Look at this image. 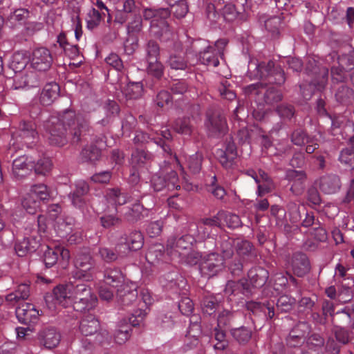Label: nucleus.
I'll return each mask as SVG.
<instances>
[{
    "mask_svg": "<svg viewBox=\"0 0 354 354\" xmlns=\"http://www.w3.org/2000/svg\"><path fill=\"white\" fill-rule=\"evenodd\" d=\"M48 143L62 147L68 142L79 143L90 131L88 122L73 109H65L59 117H51L44 124Z\"/></svg>",
    "mask_w": 354,
    "mask_h": 354,
    "instance_id": "f257e3e1",
    "label": "nucleus"
},
{
    "mask_svg": "<svg viewBox=\"0 0 354 354\" xmlns=\"http://www.w3.org/2000/svg\"><path fill=\"white\" fill-rule=\"evenodd\" d=\"M82 279H73L65 284L55 286L52 292L45 296L46 303L55 301L64 307L72 305L77 312L85 313L94 309L98 302L97 297L91 287Z\"/></svg>",
    "mask_w": 354,
    "mask_h": 354,
    "instance_id": "f03ea898",
    "label": "nucleus"
},
{
    "mask_svg": "<svg viewBox=\"0 0 354 354\" xmlns=\"http://www.w3.org/2000/svg\"><path fill=\"white\" fill-rule=\"evenodd\" d=\"M143 18L151 20L150 34L162 43L173 44L174 48H181V44L174 41V33L167 19L170 17L171 12L168 8H147L143 10Z\"/></svg>",
    "mask_w": 354,
    "mask_h": 354,
    "instance_id": "7ed1b4c3",
    "label": "nucleus"
},
{
    "mask_svg": "<svg viewBox=\"0 0 354 354\" xmlns=\"http://www.w3.org/2000/svg\"><path fill=\"white\" fill-rule=\"evenodd\" d=\"M205 126L209 137L219 138L227 131L226 118L221 110L209 107L205 114Z\"/></svg>",
    "mask_w": 354,
    "mask_h": 354,
    "instance_id": "20e7f679",
    "label": "nucleus"
},
{
    "mask_svg": "<svg viewBox=\"0 0 354 354\" xmlns=\"http://www.w3.org/2000/svg\"><path fill=\"white\" fill-rule=\"evenodd\" d=\"M76 270L72 272L73 279H82L91 281L97 273L95 261L88 252H81L76 256L75 261Z\"/></svg>",
    "mask_w": 354,
    "mask_h": 354,
    "instance_id": "39448f33",
    "label": "nucleus"
},
{
    "mask_svg": "<svg viewBox=\"0 0 354 354\" xmlns=\"http://www.w3.org/2000/svg\"><path fill=\"white\" fill-rule=\"evenodd\" d=\"M305 73L310 77L309 83L314 85L317 90L322 91L325 88L328 78V68L321 66L315 58L308 57L305 66Z\"/></svg>",
    "mask_w": 354,
    "mask_h": 354,
    "instance_id": "423d86ee",
    "label": "nucleus"
},
{
    "mask_svg": "<svg viewBox=\"0 0 354 354\" xmlns=\"http://www.w3.org/2000/svg\"><path fill=\"white\" fill-rule=\"evenodd\" d=\"M257 77L265 80L269 84L282 85L286 81V76L283 70L279 65L272 61L268 62H261L257 66Z\"/></svg>",
    "mask_w": 354,
    "mask_h": 354,
    "instance_id": "0eeeda50",
    "label": "nucleus"
},
{
    "mask_svg": "<svg viewBox=\"0 0 354 354\" xmlns=\"http://www.w3.org/2000/svg\"><path fill=\"white\" fill-rule=\"evenodd\" d=\"M224 263L223 258L218 253H209L202 258L199 265L200 272L207 278L214 277L224 269Z\"/></svg>",
    "mask_w": 354,
    "mask_h": 354,
    "instance_id": "6e6552de",
    "label": "nucleus"
},
{
    "mask_svg": "<svg viewBox=\"0 0 354 354\" xmlns=\"http://www.w3.org/2000/svg\"><path fill=\"white\" fill-rule=\"evenodd\" d=\"M151 186L155 192L173 191L180 187L176 171L171 170L165 175L154 174L151 179Z\"/></svg>",
    "mask_w": 354,
    "mask_h": 354,
    "instance_id": "1a4fd4ad",
    "label": "nucleus"
},
{
    "mask_svg": "<svg viewBox=\"0 0 354 354\" xmlns=\"http://www.w3.org/2000/svg\"><path fill=\"white\" fill-rule=\"evenodd\" d=\"M245 308L257 319L270 321L276 315V310L273 301H266L265 302H260L249 301L246 302Z\"/></svg>",
    "mask_w": 354,
    "mask_h": 354,
    "instance_id": "9d476101",
    "label": "nucleus"
},
{
    "mask_svg": "<svg viewBox=\"0 0 354 354\" xmlns=\"http://www.w3.org/2000/svg\"><path fill=\"white\" fill-rule=\"evenodd\" d=\"M46 74L39 71H29L24 74L16 75L14 77L12 88L15 90L30 88L39 86L45 80Z\"/></svg>",
    "mask_w": 354,
    "mask_h": 354,
    "instance_id": "9b49d317",
    "label": "nucleus"
},
{
    "mask_svg": "<svg viewBox=\"0 0 354 354\" xmlns=\"http://www.w3.org/2000/svg\"><path fill=\"white\" fill-rule=\"evenodd\" d=\"M215 156L223 168H232L237 157V149L231 136L226 138L223 148L216 149Z\"/></svg>",
    "mask_w": 354,
    "mask_h": 354,
    "instance_id": "f8f14e48",
    "label": "nucleus"
},
{
    "mask_svg": "<svg viewBox=\"0 0 354 354\" xmlns=\"http://www.w3.org/2000/svg\"><path fill=\"white\" fill-rule=\"evenodd\" d=\"M61 340V334L55 327L46 326L41 328L35 337V342L47 349L57 347Z\"/></svg>",
    "mask_w": 354,
    "mask_h": 354,
    "instance_id": "ddd939ff",
    "label": "nucleus"
},
{
    "mask_svg": "<svg viewBox=\"0 0 354 354\" xmlns=\"http://www.w3.org/2000/svg\"><path fill=\"white\" fill-rule=\"evenodd\" d=\"M194 241V236L189 234L169 237L167 241V252L171 256L185 255L183 252L189 250Z\"/></svg>",
    "mask_w": 354,
    "mask_h": 354,
    "instance_id": "4468645a",
    "label": "nucleus"
},
{
    "mask_svg": "<svg viewBox=\"0 0 354 354\" xmlns=\"http://www.w3.org/2000/svg\"><path fill=\"white\" fill-rule=\"evenodd\" d=\"M53 62V55L46 48H37L32 53L31 66L39 72H46Z\"/></svg>",
    "mask_w": 354,
    "mask_h": 354,
    "instance_id": "2eb2a0df",
    "label": "nucleus"
},
{
    "mask_svg": "<svg viewBox=\"0 0 354 354\" xmlns=\"http://www.w3.org/2000/svg\"><path fill=\"white\" fill-rule=\"evenodd\" d=\"M144 245V236L139 230H134L127 234H124L118 239L117 248H124V251H138Z\"/></svg>",
    "mask_w": 354,
    "mask_h": 354,
    "instance_id": "dca6fc26",
    "label": "nucleus"
},
{
    "mask_svg": "<svg viewBox=\"0 0 354 354\" xmlns=\"http://www.w3.org/2000/svg\"><path fill=\"white\" fill-rule=\"evenodd\" d=\"M268 278L269 272L266 269L260 266H254L248 270L247 278L245 279L253 295L255 290L262 288L266 283Z\"/></svg>",
    "mask_w": 354,
    "mask_h": 354,
    "instance_id": "f3484780",
    "label": "nucleus"
},
{
    "mask_svg": "<svg viewBox=\"0 0 354 354\" xmlns=\"http://www.w3.org/2000/svg\"><path fill=\"white\" fill-rule=\"evenodd\" d=\"M45 249L43 250L42 259L46 268H50L54 266L59 257L63 260L68 261L70 258V253L68 250L63 247L55 246L50 247L45 245Z\"/></svg>",
    "mask_w": 354,
    "mask_h": 354,
    "instance_id": "a211bd4d",
    "label": "nucleus"
},
{
    "mask_svg": "<svg viewBox=\"0 0 354 354\" xmlns=\"http://www.w3.org/2000/svg\"><path fill=\"white\" fill-rule=\"evenodd\" d=\"M41 239L39 236L31 235L17 239L15 244L16 254L21 257L34 253L40 246Z\"/></svg>",
    "mask_w": 354,
    "mask_h": 354,
    "instance_id": "6ab92c4d",
    "label": "nucleus"
},
{
    "mask_svg": "<svg viewBox=\"0 0 354 354\" xmlns=\"http://www.w3.org/2000/svg\"><path fill=\"white\" fill-rule=\"evenodd\" d=\"M286 178L292 183L290 191L295 196H300L305 189V184L307 179L306 174L304 171H297L295 169H288L286 174Z\"/></svg>",
    "mask_w": 354,
    "mask_h": 354,
    "instance_id": "aec40b11",
    "label": "nucleus"
},
{
    "mask_svg": "<svg viewBox=\"0 0 354 354\" xmlns=\"http://www.w3.org/2000/svg\"><path fill=\"white\" fill-rule=\"evenodd\" d=\"M32 160L26 156H21L12 162V175L16 180H22L28 176L32 171Z\"/></svg>",
    "mask_w": 354,
    "mask_h": 354,
    "instance_id": "412c9836",
    "label": "nucleus"
},
{
    "mask_svg": "<svg viewBox=\"0 0 354 354\" xmlns=\"http://www.w3.org/2000/svg\"><path fill=\"white\" fill-rule=\"evenodd\" d=\"M38 133L35 123L32 120H22L18 125L12 137L21 138L26 144L32 143L37 138Z\"/></svg>",
    "mask_w": 354,
    "mask_h": 354,
    "instance_id": "4be33fe9",
    "label": "nucleus"
},
{
    "mask_svg": "<svg viewBox=\"0 0 354 354\" xmlns=\"http://www.w3.org/2000/svg\"><path fill=\"white\" fill-rule=\"evenodd\" d=\"M310 329L306 322H299L290 331L286 337L287 345L290 347L301 346L304 342V337Z\"/></svg>",
    "mask_w": 354,
    "mask_h": 354,
    "instance_id": "5701e85b",
    "label": "nucleus"
},
{
    "mask_svg": "<svg viewBox=\"0 0 354 354\" xmlns=\"http://www.w3.org/2000/svg\"><path fill=\"white\" fill-rule=\"evenodd\" d=\"M15 313L19 322L25 325L35 324L39 319V310L30 303L23 304L16 308Z\"/></svg>",
    "mask_w": 354,
    "mask_h": 354,
    "instance_id": "b1692460",
    "label": "nucleus"
},
{
    "mask_svg": "<svg viewBox=\"0 0 354 354\" xmlns=\"http://www.w3.org/2000/svg\"><path fill=\"white\" fill-rule=\"evenodd\" d=\"M60 87L55 81L47 82L39 93V101L44 106H50L59 97Z\"/></svg>",
    "mask_w": 354,
    "mask_h": 354,
    "instance_id": "393cba45",
    "label": "nucleus"
},
{
    "mask_svg": "<svg viewBox=\"0 0 354 354\" xmlns=\"http://www.w3.org/2000/svg\"><path fill=\"white\" fill-rule=\"evenodd\" d=\"M89 192V186L84 180L77 181L75 184V188L69 194V198L73 206L80 209L86 205V196Z\"/></svg>",
    "mask_w": 354,
    "mask_h": 354,
    "instance_id": "a878e982",
    "label": "nucleus"
},
{
    "mask_svg": "<svg viewBox=\"0 0 354 354\" xmlns=\"http://www.w3.org/2000/svg\"><path fill=\"white\" fill-rule=\"evenodd\" d=\"M241 318L242 316L239 313L223 310L218 315L216 326L230 331L232 328L240 324Z\"/></svg>",
    "mask_w": 354,
    "mask_h": 354,
    "instance_id": "bb28decb",
    "label": "nucleus"
},
{
    "mask_svg": "<svg viewBox=\"0 0 354 354\" xmlns=\"http://www.w3.org/2000/svg\"><path fill=\"white\" fill-rule=\"evenodd\" d=\"M293 273L298 277H303L310 271V263L307 255L302 252L293 254L291 261Z\"/></svg>",
    "mask_w": 354,
    "mask_h": 354,
    "instance_id": "cd10ccee",
    "label": "nucleus"
},
{
    "mask_svg": "<svg viewBox=\"0 0 354 354\" xmlns=\"http://www.w3.org/2000/svg\"><path fill=\"white\" fill-rule=\"evenodd\" d=\"M224 292L228 296H235L239 294L246 297L252 295V290L250 289L245 278L240 279L238 281H228L225 285Z\"/></svg>",
    "mask_w": 354,
    "mask_h": 354,
    "instance_id": "c85d7f7f",
    "label": "nucleus"
},
{
    "mask_svg": "<svg viewBox=\"0 0 354 354\" xmlns=\"http://www.w3.org/2000/svg\"><path fill=\"white\" fill-rule=\"evenodd\" d=\"M319 187L326 194H335L341 188L340 178L335 174L323 176L319 180Z\"/></svg>",
    "mask_w": 354,
    "mask_h": 354,
    "instance_id": "c756f323",
    "label": "nucleus"
},
{
    "mask_svg": "<svg viewBox=\"0 0 354 354\" xmlns=\"http://www.w3.org/2000/svg\"><path fill=\"white\" fill-rule=\"evenodd\" d=\"M102 139L86 145L81 151V158L84 162L93 163L100 160L102 156Z\"/></svg>",
    "mask_w": 354,
    "mask_h": 354,
    "instance_id": "7c9ffc66",
    "label": "nucleus"
},
{
    "mask_svg": "<svg viewBox=\"0 0 354 354\" xmlns=\"http://www.w3.org/2000/svg\"><path fill=\"white\" fill-rule=\"evenodd\" d=\"M223 53L215 47L207 46L203 50L199 52L198 59L203 64L216 67L219 65V57L222 58Z\"/></svg>",
    "mask_w": 354,
    "mask_h": 354,
    "instance_id": "2f4dec72",
    "label": "nucleus"
},
{
    "mask_svg": "<svg viewBox=\"0 0 354 354\" xmlns=\"http://www.w3.org/2000/svg\"><path fill=\"white\" fill-rule=\"evenodd\" d=\"M259 21L263 23L266 29L270 32L272 39H278L280 36L282 20L280 17L273 16L267 18L265 15H259Z\"/></svg>",
    "mask_w": 354,
    "mask_h": 354,
    "instance_id": "473e14b6",
    "label": "nucleus"
},
{
    "mask_svg": "<svg viewBox=\"0 0 354 354\" xmlns=\"http://www.w3.org/2000/svg\"><path fill=\"white\" fill-rule=\"evenodd\" d=\"M137 297L138 291L136 287L132 288L125 284L117 290V301L120 306H128L136 301Z\"/></svg>",
    "mask_w": 354,
    "mask_h": 354,
    "instance_id": "72a5a7b5",
    "label": "nucleus"
},
{
    "mask_svg": "<svg viewBox=\"0 0 354 354\" xmlns=\"http://www.w3.org/2000/svg\"><path fill=\"white\" fill-rule=\"evenodd\" d=\"M151 208L145 207L139 201L135 203L131 207L127 208L124 213V218L131 223H135L137 221L148 216Z\"/></svg>",
    "mask_w": 354,
    "mask_h": 354,
    "instance_id": "f704fd0d",
    "label": "nucleus"
},
{
    "mask_svg": "<svg viewBox=\"0 0 354 354\" xmlns=\"http://www.w3.org/2000/svg\"><path fill=\"white\" fill-rule=\"evenodd\" d=\"M230 333L235 342L240 346H245L251 340L253 330L250 326L238 325L232 328Z\"/></svg>",
    "mask_w": 354,
    "mask_h": 354,
    "instance_id": "c9c22d12",
    "label": "nucleus"
},
{
    "mask_svg": "<svg viewBox=\"0 0 354 354\" xmlns=\"http://www.w3.org/2000/svg\"><path fill=\"white\" fill-rule=\"evenodd\" d=\"M104 281L107 285L118 289L125 285L124 275L118 268H106L104 272Z\"/></svg>",
    "mask_w": 354,
    "mask_h": 354,
    "instance_id": "e433bc0d",
    "label": "nucleus"
},
{
    "mask_svg": "<svg viewBox=\"0 0 354 354\" xmlns=\"http://www.w3.org/2000/svg\"><path fill=\"white\" fill-rule=\"evenodd\" d=\"M100 322L93 315H88L82 319L80 323V330L85 336L92 335L100 329Z\"/></svg>",
    "mask_w": 354,
    "mask_h": 354,
    "instance_id": "4c0bfd02",
    "label": "nucleus"
},
{
    "mask_svg": "<svg viewBox=\"0 0 354 354\" xmlns=\"http://www.w3.org/2000/svg\"><path fill=\"white\" fill-rule=\"evenodd\" d=\"M30 296V287L26 283L19 284L17 289L6 297V301L10 305L19 304L20 301L27 299Z\"/></svg>",
    "mask_w": 354,
    "mask_h": 354,
    "instance_id": "58836bf2",
    "label": "nucleus"
},
{
    "mask_svg": "<svg viewBox=\"0 0 354 354\" xmlns=\"http://www.w3.org/2000/svg\"><path fill=\"white\" fill-rule=\"evenodd\" d=\"M237 257L248 261L250 258L256 256L255 248L253 244L248 240L238 239L235 243Z\"/></svg>",
    "mask_w": 354,
    "mask_h": 354,
    "instance_id": "ea45409f",
    "label": "nucleus"
},
{
    "mask_svg": "<svg viewBox=\"0 0 354 354\" xmlns=\"http://www.w3.org/2000/svg\"><path fill=\"white\" fill-rule=\"evenodd\" d=\"M106 197L109 201L116 205H122L132 201V197L127 192H122L119 188L108 189Z\"/></svg>",
    "mask_w": 354,
    "mask_h": 354,
    "instance_id": "a19ab883",
    "label": "nucleus"
},
{
    "mask_svg": "<svg viewBox=\"0 0 354 354\" xmlns=\"http://www.w3.org/2000/svg\"><path fill=\"white\" fill-rule=\"evenodd\" d=\"M121 248L115 247V249L107 247L100 246L95 255L99 257L102 261L105 263H110L116 261L120 257V252L118 249Z\"/></svg>",
    "mask_w": 354,
    "mask_h": 354,
    "instance_id": "79ce46f5",
    "label": "nucleus"
},
{
    "mask_svg": "<svg viewBox=\"0 0 354 354\" xmlns=\"http://www.w3.org/2000/svg\"><path fill=\"white\" fill-rule=\"evenodd\" d=\"M28 57L25 51L15 52L11 58L10 62V68L14 71L15 73L21 72L26 66L28 62Z\"/></svg>",
    "mask_w": 354,
    "mask_h": 354,
    "instance_id": "37998d69",
    "label": "nucleus"
},
{
    "mask_svg": "<svg viewBox=\"0 0 354 354\" xmlns=\"http://www.w3.org/2000/svg\"><path fill=\"white\" fill-rule=\"evenodd\" d=\"M219 303L217 297L213 295L204 296L201 302L203 313L209 316L214 315L219 307Z\"/></svg>",
    "mask_w": 354,
    "mask_h": 354,
    "instance_id": "c03bdc74",
    "label": "nucleus"
},
{
    "mask_svg": "<svg viewBox=\"0 0 354 354\" xmlns=\"http://www.w3.org/2000/svg\"><path fill=\"white\" fill-rule=\"evenodd\" d=\"M337 59V63H339L347 71H350L354 68V53L346 54L339 57L335 52L330 53L326 58L328 63L330 61Z\"/></svg>",
    "mask_w": 354,
    "mask_h": 354,
    "instance_id": "a18cd8bd",
    "label": "nucleus"
},
{
    "mask_svg": "<svg viewBox=\"0 0 354 354\" xmlns=\"http://www.w3.org/2000/svg\"><path fill=\"white\" fill-rule=\"evenodd\" d=\"M174 131L180 134L190 136L194 129L189 118H178L173 124Z\"/></svg>",
    "mask_w": 354,
    "mask_h": 354,
    "instance_id": "49530a36",
    "label": "nucleus"
},
{
    "mask_svg": "<svg viewBox=\"0 0 354 354\" xmlns=\"http://www.w3.org/2000/svg\"><path fill=\"white\" fill-rule=\"evenodd\" d=\"M143 84L141 82L129 81L123 89V93L127 99L136 100L143 94Z\"/></svg>",
    "mask_w": 354,
    "mask_h": 354,
    "instance_id": "de8ad7c7",
    "label": "nucleus"
},
{
    "mask_svg": "<svg viewBox=\"0 0 354 354\" xmlns=\"http://www.w3.org/2000/svg\"><path fill=\"white\" fill-rule=\"evenodd\" d=\"M296 305V299L290 296L283 295L280 296L276 303V315L279 313H289Z\"/></svg>",
    "mask_w": 354,
    "mask_h": 354,
    "instance_id": "09e8293b",
    "label": "nucleus"
},
{
    "mask_svg": "<svg viewBox=\"0 0 354 354\" xmlns=\"http://www.w3.org/2000/svg\"><path fill=\"white\" fill-rule=\"evenodd\" d=\"M246 260L240 257H235L230 260L227 263L228 272L233 277H240L243 274L244 263Z\"/></svg>",
    "mask_w": 354,
    "mask_h": 354,
    "instance_id": "8fccbe9b",
    "label": "nucleus"
},
{
    "mask_svg": "<svg viewBox=\"0 0 354 354\" xmlns=\"http://www.w3.org/2000/svg\"><path fill=\"white\" fill-rule=\"evenodd\" d=\"M306 346L310 351H318L325 345V339L317 333H310L306 339Z\"/></svg>",
    "mask_w": 354,
    "mask_h": 354,
    "instance_id": "3c124183",
    "label": "nucleus"
},
{
    "mask_svg": "<svg viewBox=\"0 0 354 354\" xmlns=\"http://www.w3.org/2000/svg\"><path fill=\"white\" fill-rule=\"evenodd\" d=\"M145 52L146 61H151L154 59H159L160 57V46L158 43L151 39L147 41L144 46Z\"/></svg>",
    "mask_w": 354,
    "mask_h": 354,
    "instance_id": "603ef678",
    "label": "nucleus"
},
{
    "mask_svg": "<svg viewBox=\"0 0 354 354\" xmlns=\"http://www.w3.org/2000/svg\"><path fill=\"white\" fill-rule=\"evenodd\" d=\"M203 161V153L197 151L186 159V166L192 173L198 174L201 170Z\"/></svg>",
    "mask_w": 354,
    "mask_h": 354,
    "instance_id": "864d4df0",
    "label": "nucleus"
},
{
    "mask_svg": "<svg viewBox=\"0 0 354 354\" xmlns=\"http://www.w3.org/2000/svg\"><path fill=\"white\" fill-rule=\"evenodd\" d=\"M152 154L144 149H136L131 153V163L133 166H143L151 161Z\"/></svg>",
    "mask_w": 354,
    "mask_h": 354,
    "instance_id": "5fc2aeb1",
    "label": "nucleus"
},
{
    "mask_svg": "<svg viewBox=\"0 0 354 354\" xmlns=\"http://www.w3.org/2000/svg\"><path fill=\"white\" fill-rule=\"evenodd\" d=\"M23 208L30 214H35L40 207V202L35 198V195L28 193L21 200Z\"/></svg>",
    "mask_w": 354,
    "mask_h": 354,
    "instance_id": "6e6d98bb",
    "label": "nucleus"
},
{
    "mask_svg": "<svg viewBox=\"0 0 354 354\" xmlns=\"http://www.w3.org/2000/svg\"><path fill=\"white\" fill-rule=\"evenodd\" d=\"M330 67V76L333 83H344L348 78L347 71L339 63Z\"/></svg>",
    "mask_w": 354,
    "mask_h": 354,
    "instance_id": "4d7b16f0",
    "label": "nucleus"
},
{
    "mask_svg": "<svg viewBox=\"0 0 354 354\" xmlns=\"http://www.w3.org/2000/svg\"><path fill=\"white\" fill-rule=\"evenodd\" d=\"M167 65L174 70H185L187 62L180 53H171L167 60Z\"/></svg>",
    "mask_w": 354,
    "mask_h": 354,
    "instance_id": "13d9d810",
    "label": "nucleus"
},
{
    "mask_svg": "<svg viewBox=\"0 0 354 354\" xmlns=\"http://www.w3.org/2000/svg\"><path fill=\"white\" fill-rule=\"evenodd\" d=\"M213 333L214 339L217 341V343L214 345V348L219 351L226 349L229 345L228 340L226 338V330L216 326Z\"/></svg>",
    "mask_w": 354,
    "mask_h": 354,
    "instance_id": "bf43d9fd",
    "label": "nucleus"
},
{
    "mask_svg": "<svg viewBox=\"0 0 354 354\" xmlns=\"http://www.w3.org/2000/svg\"><path fill=\"white\" fill-rule=\"evenodd\" d=\"M29 194L35 195V198L39 200V202L48 201L50 198L48 188L43 183L32 185Z\"/></svg>",
    "mask_w": 354,
    "mask_h": 354,
    "instance_id": "052dcab7",
    "label": "nucleus"
},
{
    "mask_svg": "<svg viewBox=\"0 0 354 354\" xmlns=\"http://www.w3.org/2000/svg\"><path fill=\"white\" fill-rule=\"evenodd\" d=\"M276 112L283 120L290 121L296 116V110L294 105L282 103L276 108Z\"/></svg>",
    "mask_w": 354,
    "mask_h": 354,
    "instance_id": "680f3d73",
    "label": "nucleus"
},
{
    "mask_svg": "<svg viewBox=\"0 0 354 354\" xmlns=\"http://www.w3.org/2000/svg\"><path fill=\"white\" fill-rule=\"evenodd\" d=\"M309 138L306 131L301 127L295 129L290 135L291 142L298 147L305 145Z\"/></svg>",
    "mask_w": 354,
    "mask_h": 354,
    "instance_id": "e2e57ef3",
    "label": "nucleus"
},
{
    "mask_svg": "<svg viewBox=\"0 0 354 354\" xmlns=\"http://www.w3.org/2000/svg\"><path fill=\"white\" fill-rule=\"evenodd\" d=\"M147 73L156 80H159L164 75V66L159 59L147 61Z\"/></svg>",
    "mask_w": 354,
    "mask_h": 354,
    "instance_id": "0e129e2a",
    "label": "nucleus"
},
{
    "mask_svg": "<svg viewBox=\"0 0 354 354\" xmlns=\"http://www.w3.org/2000/svg\"><path fill=\"white\" fill-rule=\"evenodd\" d=\"M32 170L37 175L46 176L51 169V161L49 158H44L38 160L36 162L32 161Z\"/></svg>",
    "mask_w": 354,
    "mask_h": 354,
    "instance_id": "69168bd1",
    "label": "nucleus"
},
{
    "mask_svg": "<svg viewBox=\"0 0 354 354\" xmlns=\"http://www.w3.org/2000/svg\"><path fill=\"white\" fill-rule=\"evenodd\" d=\"M353 95V91L352 88L342 85L337 90L335 97L338 102L346 104L351 102Z\"/></svg>",
    "mask_w": 354,
    "mask_h": 354,
    "instance_id": "338daca9",
    "label": "nucleus"
},
{
    "mask_svg": "<svg viewBox=\"0 0 354 354\" xmlns=\"http://www.w3.org/2000/svg\"><path fill=\"white\" fill-rule=\"evenodd\" d=\"M264 101L267 104H273L282 100L283 95L280 90L270 86L268 87L263 94Z\"/></svg>",
    "mask_w": 354,
    "mask_h": 354,
    "instance_id": "774afa93",
    "label": "nucleus"
}]
</instances>
